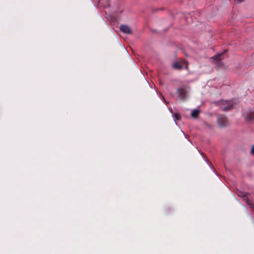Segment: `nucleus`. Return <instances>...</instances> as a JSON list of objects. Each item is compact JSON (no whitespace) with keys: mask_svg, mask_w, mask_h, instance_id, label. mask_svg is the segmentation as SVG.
<instances>
[{"mask_svg":"<svg viewBox=\"0 0 254 254\" xmlns=\"http://www.w3.org/2000/svg\"><path fill=\"white\" fill-rule=\"evenodd\" d=\"M177 93L181 100H185L188 97L190 92V87L188 86H183L177 89Z\"/></svg>","mask_w":254,"mask_h":254,"instance_id":"nucleus-1","label":"nucleus"},{"mask_svg":"<svg viewBox=\"0 0 254 254\" xmlns=\"http://www.w3.org/2000/svg\"><path fill=\"white\" fill-rule=\"evenodd\" d=\"M217 123L220 127H225L229 125V121L227 117L223 115L218 116Z\"/></svg>","mask_w":254,"mask_h":254,"instance_id":"nucleus-2","label":"nucleus"},{"mask_svg":"<svg viewBox=\"0 0 254 254\" xmlns=\"http://www.w3.org/2000/svg\"><path fill=\"white\" fill-rule=\"evenodd\" d=\"M246 120L248 122L254 121V109H251L246 114Z\"/></svg>","mask_w":254,"mask_h":254,"instance_id":"nucleus-3","label":"nucleus"},{"mask_svg":"<svg viewBox=\"0 0 254 254\" xmlns=\"http://www.w3.org/2000/svg\"><path fill=\"white\" fill-rule=\"evenodd\" d=\"M120 29L122 32L127 34H131L132 32L130 28L127 25H121L120 26Z\"/></svg>","mask_w":254,"mask_h":254,"instance_id":"nucleus-4","label":"nucleus"},{"mask_svg":"<svg viewBox=\"0 0 254 254\" xmlns=\"http://www.w3.org/2000/svg\"><path fill=\"white\" fill-rule=\"evenodd\" d=\"M199 113V110L197 109L193 110L191 113V116L194 118H197Z\"/></svg>","mask_w":254,"mask_h":254,"instance_id":"nucleus-5","label":"nucleus"},{"mask_svg":"<svg viewBox=\"0 0 254 254\" xmlns=\"http://www.w3.org/2000/svg\"><path fill=\"white\" fill-rule=\"evenodd\" d=\"M173 67L175 69H180L182 68V65L179 62H175L173 64Z\"/></svg>","mask_w":254,"mask_h":254,"instance_id":"nucleus-6","label":"nucleus"},{"mask_svg":"<svg viewBox=\"0 0 254 254\" xmlns=\"http://www.w3.org/2000/svg\"><path fill=\"white\" fill-rule=\"evenodd\" d=\"M232 106H233L232 104H230L226 107H223L222 109V110L223 111H225V112L228 111L232 109Z\"/></svg>","mask_w":254,"mask_h":254,"instance_id":"nucleus-7","label":"nucleus"},{"mask_svg":"<svg viewBox=\"0 0 254 254\" xmlns=\"http://www.w3.org/2000/svg\"><path fill=\"white\" fill-rule=\"evenodd\" d=\"M221 56L222 54H217L213 57L212 58L215 60L219 61L220 60Z\"/></svg>","mask_w":254,"mask_h":254,"instance_id":"nucleus-8","label":"nucleus"},{"mask_svg":"<svg viewBox=\"0 0 254 254\" xmlns=\"http://www.w3.org/2000/svg\"><path fill=\"white\" fill-rule=\"evenodd\" d=\"M174 117L175 122H176V121H175L176 120H180V118H181L180 114H178V113L175 114Z\"/></svg>","mask_w":254,"mask_h":254,"instance_id":"nucleus-9","label":"nucleus"},{"mask_svg":"<svg viewBox=\"0 0 254 254\" xmlns=\"http://www.w3.org/2000/svg\"><path fill=\"white\" fill-rule=\"evenodd\" d=\"M238 196L240 197H243L245 196V194L243 192H240L238 194Z\"/></svg>","mask_w":254,"mask_h":254,"instance_id":"nucleus-10","label":"nucleus"},{"mask_svg":"<svg viewBox=\"0 0 254 254\" xmlns=\"http://www.w3.org/2000/svg\"><path fill=\"white\" fill-rule=\"evenodd\" d=\"M234 1L236 3H241V2H242L243 1V0H234Z\"/></svg>","mask_w":254,"mask_h":254,"instance_id":"nucleus-11","label":"nucleus"},{"mask_svg":"<svg viewBox=\"0 0 254 254\" xmlns=\"http://www.w3.org/2000/svg\"><path fill=\"white\" fill-rule=\"evenodd\" d=\"M205 125L206 127H209V128H211V126L209 124H208V123H205Z\"/></svg>","mask_w":254,"mask_h":254,"instance_id":"nucleus-12","label":"nucleus"},{"mask_svg":"<svg viewBox=\"0 0 254 254\" xmlns=\"http://www.w3.org/2000/svg\"><path fill=\"white\" fill-rule=\"evenodd\" d=\"M251 153L252 154H254V145L253 146V147H252V150H251Z\"/></svg>","mask_w":254,"mask_h":254,"instance_id":"nucleus-13","label":"nucleus"},{"mask_svg":"<svg viewBox=\"0 0 254 254\" xmlns=\"http://www.w3.org/2000/svg\"><path fill=\"white\" fill-rule=\"evenodd\" d=\"M224 102H225V103H227V101H221V103H222V104H224Z\"/></svg>","mask_w":254,"mask_h":254,"instance_id":"nucleus-14","label":"nucleus"},{"mask_svg":"<svg viewBox=\"0 0 254 254\" xmlns=\"http://www.w3.org/2000/svg\"><path fill=\"white\" fill-rule=\"evenodd\" d=\"M170 111L171 113H172V112H173L172 109H171L170 110Z\"/></svg>","mask_w":254,"mask_h":254,"instance_id":"nucleus-15","label":"nucleus"},{"mask_svg":"<svg viewBox=\"0 0 254 254\" xmlns=\"http://www.w3.org/2000/svg\"><path fill=\"white\" fill-rule=\"evenodd\" d=\"M247 203H249V201H248V200H247Z\"/></svg>","mask_w":254,"mask_h":254,"instance_id":"nucleus-16","label":"nucleus"},{"mask_svg":"<svg viewBox=\"0 0 254 254\" xmlns=\"http://www.w3.org/2000/svg\"><path fill=\"white\" fill-rule=\"evenodd\" d=\"M107 2H108L109 1V0H106Z\"/></svg>","mask_w":254,"mask_h":254,"instance_id":"nucleus-17","label":"nucleus"}]
</instances>
